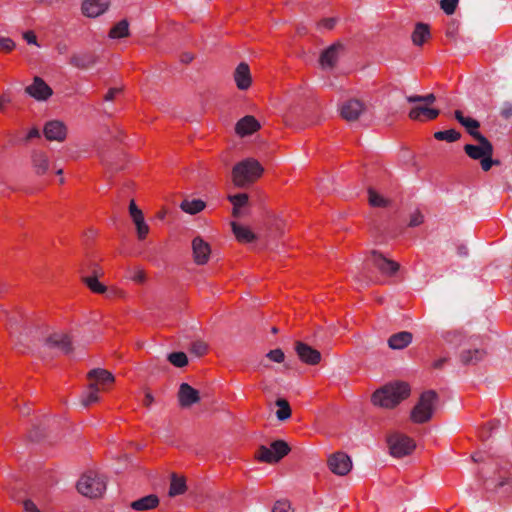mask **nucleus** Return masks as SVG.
<instances>
[{
	"instance_id": "nucleus-27",
	"label": "nucleus",
	"mask_w": 512,
	"mask_h": 512,
	"mask_svg": "<svg viewBox=\"0 0 512 512\" xmlns=\"http://www.w3.org/2000/svg\"><path fill=\"white\" fill-rule=\"evenodd\" d=\"M413 340V335L408 331H401L391 335L388 339V346L393 350L406 348Z\"/></svg>"
},
{
	"instance_id": "nucleus-30",
	"label": "nucleus",
	"mask_w": 512,
	"mask_h": 512,
	"mask_svg": "<svg viewBox=\"0 0 512 512\" xmlns=\"http://www.w3.org/2000/svg\"><path fill=\"white\" fill-rule=\"evenodd\" d=\"M231 227L236 239L241 243H251L257 238L248 227L242 226L237 222H231Z\"/></svg>"
},
{
	"instance_id": "nucleus-50",
	"label": "nucleus",
	"mask_w": 512,
	"mask_h": 512,
	"mask_svg": "<svg viewBox=\"0 0 512 512\" xmlns=\"http://www.w3.org/2000/svg\"><path fill=\"white\" fill-rule=\"evenodd\" d=\"M337 23V18L335 17H330V18H324L322 19L318 25L320 28H325L327 30H331L335 27Z\"/></svg>"
},
{
	"instance_id": "nucleus-47",
	"label": "nucleus",
	"mask_w": 512,
	"mask_h": 512,
	"mask_svg": "<svg viewBox=\"0 0 512 512\" xmlns=\"http://www.w3.org/2000/svg\"><path fill=\"white\" fill-rule=\"evenodd\" d=\"M272 512H292L291 504L287 500H278L275 502Z\"/></svg>"
},
{
	"instance_id": "nucleus-24",
	"label": "nucleus",
	"mask_w": 512,
	"mask_h": 512,
	"mask_svg": "<svg viewBox=\"0 0 512 512\" xmlns=\"http://www.w3.org/2000/svg\"><path fill=\"white\" fill-rule=\"evenodd\" d=\"M455 119L465 127L467 133L472 136L474 139H477L478 136H483L479 131L480 123L476 119L471 117L464 116L463 112L460 110H456L454 112Z\"/></svg>"
},
{
	"instance_id": "nucleus-39",
	"label": "nucleus",
	"mask_w": 512,
	"mask_h": 512,
	"mask_svg": "<svg viewBox=\"0 0 512 512\" xmlns=\"http://www.w3.org/2000/svg\"><path fill=\"white\" fill-rule=\"evenodd\" d=\"M133 223L136 226L137 236L139 240H143L149 233V226L146 224L144 220V215L135 217L132 219Z\"/></svg>"
},
{
	"instance_id": "nucleus-35",
	"label": "nucleus",
	"mask_w": 512,
	"mask_h": 512,
	"mask_svg": "<svg viewBox=\"0 0 512 512\" xmlns=\"http://www.w3.org/2000/svg\"><path fill=\"white\" fill-rule=\"evenodd\" d=\"M129 35V24L127 20H121L116 25H114L110 32V38H124Z\"/></svg>"
},
{
	"instance_id": "nucleus-45",
	"label": "nucleus",
	"mask_w": 512,
	"mask_h": 512,
	"mask_svg": "<svg viewBox=\"0 0 512 512\" xmlns=\"http://www.w3.org/2000/svg\"><path fill=\"white\" fill-rule=\"evenodd\" d=\"M190 350L196 356H203L208 350V345L205 342L198 340L191 344Z\"/></svg>"
},
{
	"instance_id": "nucleus-26",
	"label": "nucleus",
	"mask_w": 512,
	"mask_h": 512,
	"mask_svg": "<svg viewBox=\"0 0 512 512\" xmlns=\"http://www.w3.org/2000/svg\"><path fill=\"white\" fill-rule=\"evenodd\" d=\"M97 62V57L91 52H82L73 54L69 63L78 69H88L94 66Z\"/></svg>"
},
{
	"instance_id": "nucleus-19",
	"label": "nucleus",
	"mask_w": 512,
	"mask_h": 512,
	"mask_svg": "<svg viewBox=\"0 0 512 512\" xmlns=\"http://www.w3.org/2000/svg\"><path fill=\"white\" fill-rule=\"evenodd\" d=\"M363 111L364 104L357 99L346 101L340 109L341 116L347 121L357 120Z\"/></svg>"
},
{
	"instance_id": "nucleus-11",
	"label": "nucleus",
	"mask_w": 512,
	"mask_h": 512,
	"mask_svg": "<svg viewBox=\"0 0 512 512\" xmlns=\"http://www.w3.org/2000/svg\"><path fill=\"white\" fill-rule=\"evenodd\" d=\"M295 351L299 359L308 365H316L321 361V353L310 345L297 341Z\"/></svg>"
},
{
	"instance_id": "nucleus-43",
	"label": "nucleus",
	"mask_w": 512,
	"mask_h": 512,
	"mask_svg": "<svg viewBox=\"0 0 512 512\" xmlns=\"http://www.w3.org/2000/svg\"><path fill=\"white\" fill-rule=\"evenodd\" d=\"M228 200L232 203L233 206L242 208V207L246 206L248 203V195L246 193L229 195Z\"/></svg>"
},
{
	"instance_id": "nucleus-17",
	"label": "nucleus",
	"mask_w": 512,
	"mask_h": 512,
	"mask_svg": "<svg viewBox=\"0 0 512 512\" xmlns=\"http://www.w3.org/2000/svg\"><path fill=\"white\" fill-rule=\"evenodd\" d=\"M43 133L49 141H63L66 138L67 129L63 122L52 120L45 124Z\"/></svg>"
},
{
	"instance_id": "nucleus-33",
	"label": "nucleus",
	"mask_w": 512,
	"mask_h": 512,
	"mask_svg": "<svg viewBox=\"0 0 512 512\" xmlns=\"http://www.w3.org/2000/svg\"><path fill=\"white\" fill-rule=\"evenodd\" d=\"M205 207V202L200 199H184L180 204V208L191 215L201 212Z\"/></svg>"
},
{
	"instance_id": "nucleus-48",
	"label": "nucleus",
	"mask_w": 512,
	"mask_h": 512,
	"mask_svg": "<svg viewBox=\"0 0 512 512\" xmlns=\"http://www.w3.org/2000/svg\"><path fill=\"white\" fill-rule=\"evenodd\" d=\"M492 156L493 155L485 156L479 160L483 171H489L493 165H500V161L494 160Z\"/></svg>"
},
{
	"instance_id": "nucleus-23",
	"label": "nucleus",
	"mask_w": 512,
	"mask_h": 512,
	"mask_svg": "<svg viewBox=\"0 0 512 512\" xmlns=\"http://www.w3.org/2000/svg\"><path fill=\"white\" fill-rule=\"evenodd\" d=\"M260 127V123L254 116L247 115L236 123L235 131L238 135L243 137L258 131Z\"/></svg>"
},
{
	"instance_id": "nucleus-57",
	"label": "nucleus",
	"mask_w": 512,
	"mask_h": 512,
	"mask_svg": "<svg viewBox=\"0 0 512 512\" xmlns=\"http://www.w3.org/2000/svg\"><path fill=\"white\" fill-rule=\"evenodd\" d=\"M121 88H110L109 91L106 93L104 100L105 101H112L117 94L121 92Z\"/></svg>"
},
{
	"instance_id": "nucleus-32",
	"label": "nucleus",
	"mask_w": 512,
	"mask_h": 512,
	"mask_svg": "<svg viewBox=\"0 0 512 512\" xmlns=\"http://www.w3.org/2000/svg\"><path fill=\"white\" fill-rule=\"evenodd\" d=\"M187 486L184 477H179L175 473L171 475V482L169 488V496L174 497L177 495H182L186 492Z\"/></svg>"
},
{
	"instance_id": "nucleus-29",
	"label": "nucleus",
	"mask_w": 512,
	"mask_h": 512,
	"mask_svg": "<svg viewBox=\"0 0 512 512\" xmlns=\"http://www.w3.org/2000/svg\"><path fill=\"white\" fill-rule=\"evenodd\" d=\"M485 356L486 351L484 349H467L460 353L459 359L463 365H474L482 361Z\"/></svg>"
},
{
	"instance_id": "nucleus-22",
	"label": "nucleus",
	"mask_w": 512,
	"mask_h": 512,
	"mask_svg": "<svg viewBox=\"0 0 512 512\" xmlns=\"http://www.w3.org/2000/svg\"><path fill=\"white\" fill-rule=\"evenodd\" d=\"M234 81L239 90H247L252 82L250 69L247 63L241 62L234 71Z\"/></svg>"
},
{
	"instance_id": "nucleus-44",
	"label": "nucleus",
	"mask_w": 512,
	"mask_h": 512,
	"mask_svg": "<svg viewBox=\"0 0 512 512\" xmlns=\"http://www.w3.org/2000/svg\"><path fill=\"white\" fill-rule=\"evenodd\" d=\"M458 3L459 0H441L440 7L447 15H452L458 6Z\"/></svg>"
},
{
	"instance_id": "nucleus-6",
	"label": "nucleus",
	"mask_w": 512,
	"mask_h": 512,
	"mask_svg": "<svg viewBox=\"0 0 512 512\" xmlns=\"http://www.w3.org/2000/svg\"><path fill=\"white\" fill-rule=\"evenodd\" d=\"M390 454L393 457L401 458L411 454L416 448L415 441L402 433H393L388 439Z\"/></svg>"
},
{
	"instance_id": "nucleus-40",
	"label": "nucleus",
	"mask_w": 512,
	"mask_h": 512,
	"mask_svg": "<svg viewBox=\"0 0 512 512\" xmlns=\"http://www.w3.org/2000/svg\"><path fill=\"white\" fill-rule=\"evenodd\" d=\"M369 194V204L373 207H386L389 204V201L379 195L373 188L368 189Z\"/></svg>"
},
{
	"instance_id": "nucleus-14",
	"label": "nucleus",
	"mask_w": 512,
	"mask_h": 512,
	"mask_svg": "<svg viewBox=\"0 0 512 512\" xmlns=\"http://www.w3.org/2000/svg\"><path fill=\"white\" fill-rule=\"evenodd\" d=\"M178 401L182 408L191 407L200 401L199 391L188 383H182L178 391Z\"/></svg>"
},
{
	"instance_id": "nucleus-10",
	"label": "nucleus",
	"mask_w": 512,
	"mask_h": 512,
	"mask_svg": "<svg viewBox=\"0 0 512 512\" xmlns=\"http://www.w3.org/2000/svg\"><path fill=\"white\" fill-rule=\"evenodd\" d=\"M25 92L37 101H46L53 94L51 87L38 76H35L33 83L25 88Z\"/></svg>"
},
{
	"instance_id": "nucleus-1",
	"label": "nucleus",
	"mask_w": 512,
	"mask_h": 512,
	"mask_svg": "<svg viewBox=\"0 0 512 512\" xmlns=\"http://www.w3.org/2000/svg\"><path fill=\"white\" fill-rule=\"evenodd\" d=\"M410 394V387L405 382H394L376 390L371 397L374 405L394 408Z\"/></svg>"
},
{
	"instance_id": "nucleus-60",
	"label": "nucleus",
	"mask_w": 512,
	"mask_h": 512,
	"mask_svg": "<svg viewBox=\"0 0 512 512\" xmlns=\"http://www.w3.org/2000/svg\"><path fill=\"white\" fill-rule=\"evenodd\" d=\"M38 137H40V132L37 128L34 127L28 132V134L26 136V140L29 141L31 139L38 138Z\"/></svg>"
},
{
	"instance_id": "nucleus-7",
	"label": "nucleus",
	"mask_w": 512,
	"mask_h": 512,
	"mask_svg": "<svg viewBox=\"0 0 512 512\" xmlns=\"http://www.w3.org/2000/svg\"><path fill=\"white\" fill-rule=\"evenodd\" d=\"M479 145L466 144L464 152L473 160H481L485 156L493 155L494 149L492 143L485 136H478L475 139Z\"/></svg>"
},
{
	"instance_id": "nucleus-46",
	"label": "nucleus",
	"mask_w": 512,
	"mask_h": 512,
	"mask_svg": "<svg viewBox=\"0 0 512 512\" xmlns=\"http://www.w3.org/2000/svg\"><path fill=\"white\" fill-rule=\"evenodd\" d=\"M266 357L272 361V362H276V363H282L285 359V354L284 352L282 351V349L280 348H277V349H273V350H270L267 354H266Z\"/></svg>"
},
{
	"instance_id": "nucleus-20",
	"label": "nucleus",
	"mask_w": 512,
	"mask_h": 512,
	"mask_svg": "<svg viewBox=\"0 0 512 512\" xmlns=\"http://www.w3.org/2000/svg\"><path fill=\"white\" fill-rule=\"evenodd\" d=\"M88 379L90 382L96 384V387H99L100 390H104L107 386L111 385L115 378L109 371L101 368H95L89 371Z\"/></svg>"
},
{
	"instance_id": "nucleus-13",
	"label": "nucleus",
	"mask_w": 512,
	"mask_h": 512,
	"mask_svg": "<svg viewBox=\"0 0 512 512\" xmlns=\"http://www.w3.org/2000/svg\"><path fill=\"white\" fill-rule=\"evenodd\" d=\"M45 346L58 349L63 354H70L73 350L72 342L67 334L53 333L45 340Z\"/></svg>"
},
{
	"instance_id": "nucleus-15",
	"label": "nucleus",
	"mask_w": 512,
	"mask_h": 512,
	"mask_svg": "<svg viewBox=\"0 0 512 512\" xmlns=\"http://www.w3.org/2000/svg\"><path fill=\"white\" fill-rule=\"evenodd\" d=\"M344 46L340 42H336L325 49L320 55V64L323 68L332 69L340 56V53L343 51Z\"/></svg>"
},
{
	"instance_id": "nucleus-62",
	"label": "nucleus",
	"mask_w": 512,
	"mask_h": 512,
	"mask_svg": "<svg viewBox=\"0 0 512 512\" xmlns=\"http://www.w3.org/2000/svg\"><path fill=\"white\" fill-rule=\"evenodd\" d=\"M11 99L7 95H1L0 96V110L4 111V107L6 104L10 103Z\"/></svg>"
},
{
	"instance_id": "nucleus-54",
	"label": "nucleus",
	"mask_w": 512,
	"mask_h": 512,
	"mask_svg": "<svg viewBox=\"0 0 512 512\" xmlns=\"http://www.w3.org/2000/svg\"><path fill=\"white\" fill-rule=\"evenodd\" d=\"M23 507H24V510L26 512H41L37 506L35 505V503L30 500V499H27L23 502Z\"/></svg>"
},
{
	"instance_id": "nucleus-41",
	"label": "nucleus",
	"mask_w": 512,
	"mask_h": 512,
	"mask_svg": "<svg viewBox=\"0 0 512 512\" xmlns=\"http://www.w3.org/2000/svg\"><path fill=\"white\" fill-rule=\"evenodd\" d=\"M168 361L175 367H184L188 363V358L184 352H172L167 357Z\"/></svg>"
},
{
	"instance_id": "nucleus-63",
	"label": "nucleus",
	"mask_w": 512,
	"mask_h": 512,
	"mask_svg": "<svg viewBox=\"0 0 512 512\" xmlns=\"http://www.w3.org/2000/svg\"><path fill=\"white\" fill-rule=\"evenodd\" d=\"M193 59H194V56H193V54H191V53H188V52H187V53H183V54L181 55V62H182V63L188 64V63H190Z\"/></svg>"
},
{
	"instance_id": "nucleus-18",
	"label": "nucleus",
	"mask_w": 512,
	"mask_h": 512,
	"mask_svg": "<svg viewBox=\"0 0 512 512\" xmlns=\"http://www.w3.org/2000/svg\"><path fill=\"white\" fill-rule=\"evenodd\" d=\"M88 271H90L92 276H83L82 280L87 285V287L93 292L97 294H103L107 291V287L100 283L97 279L98 274H101V268L96 263L88 264Z\"/></svg>"
},
{
	"instance_id": "nucleus-52",
	"label": "nucleus",
	"mask_w": 512,
	"mask_h": 512,
	"mask_svg": "<svg viewBox=\"0 0 512 512\" xmlns=\"http://www.w3.org/2000/svg\"><path fill=\"white\" fill-rule=\"evenodd\" d=\"M129 214L132 219L143 215L142 210L138 208L134 200H131L129 203Z\"/></svg>"
},
{
	"instance_id": "nucleus-37",
	"label": "nucleus",
	"mask_w": 512,
	"mask_h": 512,
	"mask_svg": "<svg viewBox=\"0 0 512 512\" xmlns=\"http://www.w3.org/2000/svg\"><path fill=\"white\" fill-rule=\"evenodd\" d=\"M276 405L278 406V410L276 411L278 420L285 421L290 418L291 408L287 400L279 398L276 400Z\"/></svg>"
},
{
	"instance_id": "nucleus-2",
	"label": "nucleus",
	"mask_w": 512,
	"mask_h": 512,
	"mask_svg": "<svg viewBox=\"0 0 512 512\" xmlns=\"http://www.w3.org/2000/svg\"><path fill=\"white\" fill-rule=\"evenodd\" d=\"M263 167L255 159H246L236 164L232 170L233 181L236 186L243 187L259 178Z\"/></svg>"
},
{
	"instance_id": "nucleus-4",
	"label": "nucleus",
	"mask_w": 512,
	"mask_h": 512,
	"mask_svg": "<svg viewBox=\"0 0 512 512\" xmlns=\"http://www.w3.org/2000/svg\"><path fill=\"white\" fill-rule=\"evenodd\" d=\"M76 488L77 491L85 497L98 498L101 497L106 490V481L104 477L90 471L80 477Z\"/></svg>"
},
{
	"instance_id": "nucleus-3",
	"label": "nucleus",
	"mask_w": 512,
	"mask_h": 512,
	"mask_svg": "<svg viewBox=\"0 0 512 512\" xmlns=\"http://www.w3.org/2000/svg\"><path fill=\"white\" fill-rule=\"evenodd\" d=\"M437 401L438 394L434 390L423 392L411 411V420L417 424L428 422L432 418Z\"/></svg>"
},
{
	"instance_id": "nucleus-9",
	"label": "nucleus",
	"mask_w": 512,
	"mask_h": 512,
	"mask_svg": "<svg viewBox=\"0 0 512 512\" xmlns=\"http://www.w3.org/2000/svg\"><path fill=\"white\" fill-rule=\"evenodd\" d=\"M370 261L383 275L387 276L394 275L400 268L399 263L387 259L376 250L370 252Z\"/></svg>"
},
{
	"instance_id": "nucleus-34",
	"label": "nucleus",
	"mask_w": 512,
	"mask_h": 512,
	"mask_svg": "<svg viewBox=\"0 0 512 512\" xmlns=\"http://www.w3.org/2000/svg\"><path fill=\"white\" fill-rule=\"evenodd\" d=\"M100 391L99 387H96V384L93 382H90L88 385V390L83 393L81 397V403L84 407H88L93 403H96L99 401L98 393Z\"/></svg>"
},
{
	"instance_id": "nucleus-31",
	"label": "nucleus",
	"mask_w": 512,
	"mask_h": 512,
	"mask_svg": "<svg viewBox=\"0 0 512 512\" xmlns=\"http://www.w3.org/2000/svg\"><path fill=\"white\" fill-rule=\"evenodd\" d=\"M431 36L429 26L425 23L419 22L415 25L412 32L411 39L414 45L422 46L427 39Z\"/></svg>"
},
{
	"instance_id": "nucleus-56",
	"label": "nucleus",
	"mask_w": 512,
	"mask_h": 512,
	"mask_svg": "<svg viewBox=\"0 0 512 512\" xmlns=\"http://www.w3.org/2000/svg\"><path fill=\"white\" fill-rule=\"evenodd\" d=\"M449 361V357L447 356H444V357H440L439 359H436L433 363H432V368L434 369H442L443 366Z\"/></svg>"
},
{
	"instance_id": "nucleus-5",
	"label": "nucleus",
	"mask_w": 512,
	"mask_h": 512,
	"mask_svg": "<svg viewBox=\"0 0 512 512\" xmlns=\"http://www.w3.org/2000/svg\"><path fill=\"white\" fill-rule=\"evenodd\" d=\"M290 451L289 445L283 440H276L271 447L260 446L256 452V458L260 462L276 463Z\"/></svg>"
},
{
	"instance_id": "nucleus-61",
	"label": "nucleus",
	"mask_w": 512,
	"mask_h": 512,
	"mask_svg": "<svg viewBox=\"0 0 512 512\" xmlns=\"http://www.w3.org/2000/svg\"><path fill=\"white\" fill-rule=\"evenodd\" d=\"M457 254L461 257L468 256V248L463 244L459 245L457 247Z\"/></svg>"
},
{
	"instance_id": "nucleus-28",
	"label": "nucleus",
	"mask_w": 512,
	"mask_h": 512,
	"mask_svg": "<svg viewBox=\"0 0 512 512\" xmlns=\"http://www.w3.org/2000/svg\"><path fill=\"white\" fill-rule=\"evenodd\" d=\"M159 505V498L155 494H150L130 503V507L136 511H147L156 508Z\"/></svg>"
},
{
	"instance_id": "nucleus-58",
	"label": "nucleus",
	"mask_w": 512,
	"mask_h": 512,
	"mask_svg": "<svg viewBox=\"0 0 512 512\" xmlns=\"http://www.w3.org/2000/svg\"><path fill=\"white\" fill-rule=\"evenodd\" d=\"M24 39L27 41L28 44H34L38 45L37 43V37L32 31H27L23 35Z\"/></svg>"
},
{
	"instance_id": "nucleus-49",
	"label": "nucleus",
	"mask_w": 512,
	"mask_h": 512,
	"mask_svg": "<svg viewBox=\"0 0 512 512\" xmlns=\"http://www.w3.org/2000/svg\"><path fill=\"white\" fill-rule=\"evenodd\" d=\"M424 221V216L419 210H416L411 216L409 220V227H417L421 225Z\"/></svg>"
},
{
	"instance_id": "nucleus-12",
	"label": "nucleus",
	"mask_w": 512,
	"mask_h": 512,
	"mask_svg": "<svg viewBox=\"0 0 512 512\" xmlns=\"http://www.w3.org/2000/svg\"><path fill=\"white\" fill-rule=\"evenodd\" d=\"M30 163L34 173L37 176L45 175L50 168L49 157L46 152L33 149L30 153Z\"/></svg>"
},
{
	"instance_id": "nucleus-21",
	"label": "nucleus",
	"mask_w": 512,
	"mask_h": 512,
	"mask_svg": "<svg viewBox=\"0 0 512 512\" xmlns=\"http://www.w3.org/2000/svg\"><path fill=\"white\" fill-rule=\"evenodd\" d=\"M109 4L110 0H85L82 4V12L87 17H97L108 9Z\"/></svg>"
},
{
	"instance_id": "nucleus-59",
	"label": "nucleus",
	"mask_w": 512,
	"mask_h": 512,
	"mask_svg": "<svg viewBox=\"0 0 512 512\" xmlns=\"http://www.w3.org/2000/svg\"><path fill=\"white\" fill-rule=\"evenodd\" d=\"M510 481H511V478H510V477H506V476H504V477H500L499 482H498L497 484L493 485V488H494L495 490H498V489L502 488L503 486H505V485L509 484V483H510Z\"/></svg>"
},
{
	"instance_id": "nucleus-51",
	"label": "nucleus",
	"mask_w": 512,
	"mask_h": 512,
	"mask_svg": "<svg viewBox=\"0 0 512 512\" xmlns=\"http://www.w3.org/2000/svg\"><path fill=\"white\" fill-rule=\"evenodd\" d=\"M15 47V43L10 38H0V51L10 52Z\"/></svg>"
},
{
	"instance_id": "nucleus-16",
	"label": "nucleus",
	"mask_w": 512,
	"mask_h": 512,
	"mask_svg": "<svg viewBox=\"0 0 512 512\" xmlns=\"http://www.w3.org/2000/svg\"><path fill=\"white\" fill-rule=\"evenodd\" d=\"M192 250L194 261L198 265H204L208 262L211 253L210 245L204 241L200 236H197L192 241Z\"/></svg>"
},
{
	"instance_id": "nucleus-8",
	"label": "nucleus",
	"mask_w": 512,
	"mask_h": 512,
	"mask_svg": "<svg viewBox=\"0 0 512 512\" xmlns=\"http://www.w3.org/2000/svg\"><path fill=\"white\" fill-rule=\"evenodd\" d=\"M328 466L334 474L344 476L350 472L352 461L346 453L336 452L329 457Z\"/></svg>"
},
{
	"instance_id": "nucleus-53",
	"label": "nucleus",
	"mask_w": 512,
	"mask_h": 512,
	"mask_svg": "<svg viewBox=\"0 0 512 512\" xmlns=\"http://www.w3.org/2000/svg\"><path fill=\"white\" fill-rule=\"evenodd\" d=\"M500 115L505 119H509L510 117H512V103L504 102L501 108Z\"/></svg>"
},
{
	"instance_id": "nucleus-55",
	"label": "nucleus",
	"mask_w": 512,
	"mask_h": 512,
	"mask_svg": "<svg viewBox=\"0 0 512 512\" xmlns=\"http://www.w3.org/2000/svg\"><path fill=\"white\" fill-rule=\"evenodd\" d=\"M146 279L145 272L142 269H138L134 272V275L132 276V280L137 283H143Z\"/></svg>"
},
{
	"instance_id": "nucleus-25",
	"label": "nucleus",
	"mask_w": 512,
	"mask_h": 512,
	"mask_svg": "<svg viewBox=\"0 0 512 512\" xmlns=\"http://www.w3.org/2000/svg\"><path fill=\"white\" fill-rule=\"evenodd\" d=\"M440 111L427 106H415L409 111V118L414 121L434 120Z\"/></svg>"
},
{
	"instance_id": "nucleus-38",
	"label": "nucleus",
	"mask_w": 512,
	"mask_h": 512,
	"mask_svg": "<svg viewBox=\"0 0 512 512\" xmlns=\"http://www.w3.org/2000/svg\"><path fill=\"white\" fill-rule=\"evenodd\" d=\"M443 338L447 343L455 345L457 347L463 345L466 339L464 333L458 330L448 331L444 333Z\"/></svg>"
},
{
	"instance_id": "nucleus-64",
	"label": "nucleus",
	"mask_w": 512,
	"mask_h": 512,
	"mask_svg": "<svg viewBox=\"0 0 512 512\" xmlns=\"http://www.w3.org/2000/svg\"><path fill=\"white\" fill-rule=\"evenodd\" d=\"M153 401H154V397L152 396V394L150 392H147L145 394L143 404L146 407H149L153 403Z\"/></svg>"
},
{
	"instance_id": "nucleus-42",
	"label": "nucleus",
	"mask_w": 512,
	"mask_h": 512,
	"mask_svg": "<svg viewBox=\"0 0 512 512\" xmlns=\"http://www.w3.org/2000/svg\"><path fill=\"white\" fill-rule=\"evenodd\" d=\"M407 102L409 103H418L424 102L427 105L432 104L436 101V97L433 93L421 96V95H410L406 97Z\"/></svg>"
},
{
	"instance_id": "nucleus-36",
	"label": "nucleus",
	"mask_w": 512,
	"mask_h": 512,
	"mask_svg": "<svg viewBox=\"0 0 512 512\" xmlns=\"http://www.w3.org/2000/svg\"><path fill=\"white\" fill-rule=\"evenodd\" d=\"M434 138L438 141H446L452 143L459 140L461 138V134L455 129H449L435 132Z\"/></svg>"
}]
</instances>
